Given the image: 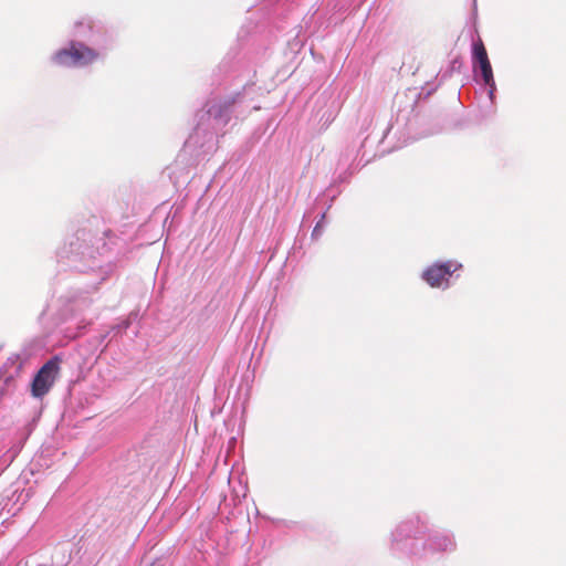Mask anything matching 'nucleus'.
I'll use <instances>...</instances> for the list:
<instances>
[{
  "instance_id": "1",
  "label": "nucleus",
  "mask_w": 566,
  "mask_h": 566,
  "mask_svg": "<svg viewBox=\"0 0 566 566\" xmlns=\"http://www.w3.org/2000/svg\"><path fill=\"white\" fill-rule=\"evenodd\" d=\"M98 56V52L83 42H71L69 48L61 49L53 55V61L61 66H86Z\"/></svg>"
},
{
  "instance_id": "2",
  "label": "nucleus",
  "mask_w": 566,
  "mask_h": 566,
  "mask_svg": "<svg viewBox=\"0 0 566 566\" xmlns=\"http://www.w3.org/2000/svg\"><path fill=\"white\" fill-rule=\"evenodd\" d=\"M60 373V359H49L36 373L31 384V395L34 398H42L53 387Z\"/></svg>"
},
{
  "instance_id": "3",
  "label": "nucleus",
  "mask_w": 566,
  "mask_h": 566,
  "mask_svg": "<svg viewBox=\"0 0 566 566\" xmlns=\"http://www.w3.org/2000/svg\"><path fill=\"white\" fill-rule=\"evenodd\" d=\"M458 268L460 265L452 262L433 264L423 272L422 277L431 287H441L448 284L449 277Z\"/></svg>"
},
{
  "instance_id": "4",
  "label": "nucleus",
  "mask_w": 566,
  "mask_h": 566,
  "mask_svg": "<svg viewBox=\"0 0 566 566\" xmlns=\"http://www.w3.org/2000/svg\"><path fill=\"white\" fill-rule=\"evenodd\" d=\"M473 62L478 64L486 85L493 84V71L483 41L479 38L473 42Z\"/></svg>"
},
{
  "instance_id": "5",
  "label": "nucleus",
  "mask_w": 566,
  "mask_h": 566,
  "mask_svg": "<svg viewBox=\"0 0 566 566\" xmlns=\"http://www.w3.org/2000/svg\"><path fill=\"white\" fill-rule=\"evenodd\" d=\"M15 389V379L12 375L0 373V397L8 396Z\"/></svg>"
}]
</instances>
